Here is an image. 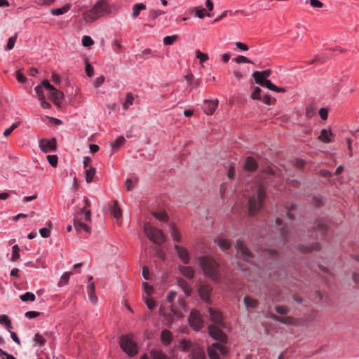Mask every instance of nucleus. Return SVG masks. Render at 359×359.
Here are the masks:
<instances>
[{
  "instance_id": "nucleus-1",
  "label": "nucleus",
  "mask_w": 359,
  "mask_h": 359,
  "mask_svg": "<svg viewBox=\"0 0 359 359\" xmlns=\"http://www.w3.org/2000/svg\"><path fill=\"white\" fill-rule=\"evenodd\" d=\"M198 259L204 274L212 281L219 282L221 278L219 264L213 258L208 256H201Z\"/></svg>"
},
{
  "instance_id": "nucleus-2",
  "label": "nucleus",
  "mask_w": 359,
  "mask_h": 359,
  "mask_svg": "<svg viewBox=\"0 0 359 359\" xmlns=\"http://www.w3.org/2000/svg\"><path fill=\"white\" fill-rule=\"evenodd\" d=\"M111 11L108 0H99L88 11L83 13L86 22L91 23L100 18L109 14Z\"/></svg>"
},
{
  "instance_id": "nucleus-3",
  "label": "nucleus",
  "mask_w": 359,
  "mask_h": 359,
  "mask_svg": "<svg viewBox=\"0 0 359 359\" xmlns=\"http://www.w3.org/2000/svg\"><path fill=\"white\" fill-rule=\"evenodd\" d=\"M266 196L264 187L260 184H257L253 188V194L250 196L248 201V212L250 215H254L262 208Z\"/></svg>"
},
{
  "instance_id": "nucleus-4",
  "label": "nucleus",
  "mask_w": 359,
  "mask_h": 359,
  "mask_svg": "<svg viewBox=\"0 0 359 359\" xmlns=\"http://www.w3.org/2000/svg\"><path fill=\"white\" fill-rule=\"evenodd\" d=\"M144 230L147 236L154 243L161 245L165 241L163 232L158 229L153 227L149 223L144 224Z\"/></svg>"
},
{
  "instance_id": "nucleus-5",
  "label": "nucleus",
  "mask_w": 359,
  "mask_h": 359,
  "mask_svg": "<svg viewBox=\"0 0 359 359\" xmlns=\"http://www.w3.org/2000/svg\"><path fill=\"white\" fill-rule=\"evenodd\" d=\"M120 346L130 357L134 356L137 353V345L134 342L132 335L126 334L122 336L120 339Z\"/></svg>"
},
{
  "instance_id": "nucleus-6",
  "label": "nucleus",
  "mask_w": 359,
  "mask_h": 359,
  "mask_svg": "<svg viewBox=\"0 0 359 359\" xmlns=\"http://www.w3.org/2000/svg\"><path fill=\"white\" fill-rule=\"evenodd\" d=\"M252 76L257 84L260 85L262 87H266L268 89L277 92V93H285L286 90L284 88L277 87L276 85L272 83L266 78L264 77L259 71H255L252 74Z\"/></svg>"
},
{
  "instance_id": "nucleus-7",
  "label": "nucleus",
  "mask_w": 359,
  "mask_h": 359,
  "mask_svg": "<svg viewBox=\"0 0 359 359\" xmlns=\"http://www.w3.org/2000/svg\"><path fill=\"white\" fill-rule=\"evenodd\" d=\"M236 250V254L243 261L248 262L250 264H252V259L253 258V254L249 250L246 245L241 241L238 240L235 244Z\"/></svg>"
},
{
  "instance_id": "nucleus-8",
  "label": "nucleus",
  "mask_w": 359,
  "mask_h": 359,
  "mask_svg": "<svg viewBox=\"0 0 359 359\" xmlns=\"http://www.w3.org/2000/svg\"><path fill=\"white\" fill-rule=\"evenodd\" d=\"M39 146L43 153L54 152L57 149V140L53 137H43L39 140Z\"/></svg>"
},
{
  "instance_id": "nucleus-9",
  "label": "nucleus",
  "mask_w": 359,
  "mask_h": 359,
  "mask_svg": "<svg viewBox=\"0 0 359 359\" xmlns=\"http://www.w3.org/2000/svg\"><path fill=\"white\" fill-rule=\"evenodd\" d=\"M226 348L218 343H215L208 348L210 359H219V354L226 355Z\"/></svg>"
},
{
  "instance_id": "nucleus-10",
  "label": "nucleus",
  "mask_w": 359,
  "mask_h": 359,
  "mask_svg": "<svg viewBox=\"0 0 359 359\" xmlns=\"http://www.w3.org/2000/svg\"><path fill=\"white\" fill-rule=\"evenodd\" d=\"M189 322L191 327L195 330H199L203 327V320L197 311L193 310L191 311Z\"/></svg>"
},
{
  "instance_id": "nucleus-11",
  "label": "nucleus",
  "mask_w": 359,
  "mask_h": 359,
  "mask_svg": "<svg viewBox=\"0 0 359 359\" xmlns=\"http://www.w3.org/2000/svg\"><path fill=\"white\" fill-rule=\"evenodd\" d=\"M174 248L178 255V257L183 262V264H189L191 261V256L189 251L184 247L180 246L178 245H175Z\"/></svg>"
},
{
  "instance_id": "nucleus-12",
  "label": "nucleus",
  "mask_w": 359,
  "mask_h": 359,
  "mask_svg": "<svg viewBox=\"0 0 359 359\" xmlns=\"http://www.w3.org/2000/svg\"><path fill=\"white\" fill-rule=\"evenodd\" d=\"M212 291V287L208 284H201L198 287V293L201 298L205 302H209Z\"/></svg>"
},
{
  "instance_id": "nucleus-13",
  "label": "nucleus",
  "mask_w": 359,
  "mask_h": 359,
  "mask_svg": "<svg viewBox=\"0 0 359 359\" xmlns=\"http://www.w3.org/2000/svg\"><path fill=\"white\" fill-rule=\"evenodd\" d=\"M50 92V98L53 101L55 105L57 107H62V102L64 100V93L54 88V90H51Z\"/></svg>"
},
{
  "instance_id": "nucleus-14",
  "label": "nucleus",
  "mask_w": 359,
  "mask_h": 359,
  "mask_svg": "<svg viewBox=\"0 0 359 359\" xmlns=\"http://www.w3.org/2000/svg\"><path fill=\"white\" fill-rule=\"evenodd\" d=\"M218 106V100H205L203 101V110L207 115H212Z\"/></svg>"
},
{
  "instance_id": "nucleus-15",
  "label": "nucleus",
  "mask_w": 359,
  "mask_h": 359,
  "mask_svg": "<svg viewBox=\"0 0 359 359\" xmlns=\"http://www.w3.org/2000/svg\"><path fill=\"white\" fill-rule=\"evenodd\" d=\"M209 334L216 340L222 342H225L226 340V335L221 331L219 328L215 325H210L208 327Z\"/></svg>"
},
{
  "instance_id": "nucleus-16",
  "label": "nucleus",
  "mask_w": 359,
  "mask_h": 359,
  "mask_svg": "<svg viewBox=\"0 0 359 359\" xmlns=\"http://www.w3.org/2000/svg\"><path fill=\"white\" fill-rule=\"evenodd\" d=\"M190 359H207L205 351L198 345H195L194 347L192 348Z\"/></svg>"
},
{
  "instance_id": "nucleus-17",
  "label": "nucleus",
  "mask_w": 359,
  "mask_h": 359,
  "mask_svg": "<svg viewBox=\"0 0 359 359\" xmlns=\"http://www.w3.org/2000/svg\"><path fill=\"white\" fill-rule=\"evenodd\" d=\"M208 311H209L211 320L213 323H215V324L223 326V324H222L223 318H222V313L219 311L213 309L212 308H209Z\"/></svg>"
},
{
  "instance_id": "nucleus-18",
  "label": "nucleus",
  "mask_w": 359,
  "mask_h": 359,
  "mask_svg": "<svg viewBox=\"0 0 359 359\" xmlns=\"http://www.w3.org/2000/svg\"><path fill=\"white\" fill-rule=\"evenodd\" d=\"M298 249L303 253H310L313 250H320V245L318 243H314L311 245H299Z\"/></svg>"
},
{
  "instance_id": "nucleus-19",
  "label": "nucleus",
  "mask_w": 359,
  "mask_h": 359,
  "mask_svg": "<svg viewBox=\"0 0 359 359\" xmlns=\"http://www.w3.org/2000/svg\"><path fill=\"white\" fill-rule=\"evenodd\" d=\"M178 269L180 273L187 278L192 279L194 277L195 271L191 266L179 265Z\"/></svg>"
},
{
  "instance_id": "nucleus-20",
  "label": "nucleus",
  "mask_w": 359,
  "mask_h": 359,
  "mask_svg": "<svg viewBox=\"0 0 359 359\" xmlns=\"http://www.w3.org/2000/svg\"><path fill=\"white\" fill-rule=\"evenodd\" d=\"M257 167H258V165H257V162L255 161V160L252 157L248 156L246 158L245 162L244 164L245 170H246L248 171L253 172L257 170Z\"/></svg>"
},
{
  "instance_id": "nucleus-21",
  "label": "nucleus",
  "mask_w": 359,
  "mask_h": 359,
  "mask_svg": "<svg viewBox=\"0 0 359 359\" xmlns=\"http://www.w3.org/2000/svg\"><path fill=\"white\" fill-rule=\"evenodd\" d=\"M74 226L77 232H81V231H84L87 233L90 232V228L82 222L81 219H74Z\"/></svg>"
},
{
  "instance_id": "nucleus-22",
  "label": "nucleus",
  "mask_w": 359,
  "mask_h": 359,
  "mask_svg": "<svg viewBox=\"0 0 359 359\" xmlns=\"http://www.w3.org/2000/svg\"><path fill=\"white\" fill-rule=\"evenodd\" d=\"M178 285L182 288L184 294L189 296L191 294L192 289L188 283L182 278L177 279Z\"/></svg>"
},
{
  "instance_id": "nucleus-23",
  "label": "nucleus",
  "mask_w": 359,
  "mask_h": 359,
  "mask_svg": "<svg viewBox=\"0 0 359 359\" xmlns=\"http://www.w3.org/2000/svg\"><path fill=\"white\" fill-rule=\"evenodd\" d=\"M243 303L245 307L249 309H256L259 305L258 300L252 298L250 296H245L243 299Z\"/></svg>"
},
{
  "instance_id": "nucleus-24",
  "label": "nucleus",
  "mask_w": 359,
  "mask_h": 359,
  "mask_svg": "<svg viewBox=\"0 0 359 359\" xmlns=\"http://www.w3.org/2000/svg\"><path fill=\"white\" fill-rule=\"evenodd\" d=\"M196 344H193L192 342L189 340L182 339L180 341L179 344L180 348L184 351L187 352L191 351L192 352V348L194 347Z\"/></svg>"
},
{
  "instance_id": "nucleus-25",
  "label": "nucleus",
  "mask_w": 359,
  "mask_h": 359,
  "mask_svg": "<svg viewBox=\"0 0 359 359\" xmlns=\"http://www.w3.org/2000/svg\"><path fill=\"white\" fill-rule=\"evenodd\" d=\"M161 339L164 344H170L172 339V333L168 330H163L161 332Z\"/></svg>"
},
{
  "instance_id": "nucleus-26",
  "label": "nucleus",
  "mask_w": 359,
  "mask_h": 359,
  "mask_svg": "<svg viewBox=\"0 0 359 359\" xmlns=\"http://www.w3.org/2000/svg\"><path fill=\"white\" fill-rule=\"evenodd\" d=\"M170 231L172 239L176 242L181 241V234L174 224L170 225Z\"/></svg>"
},
{
  "instance_id": "nucleus-27",
  "label": "nucleus",
  "mask_w": 359,
  "mask_h": 359,
  "mask_svg": "<svg viewBox=\"0 0 359 359\" xmlns=\"http://www.w3.org/2000/svg\"><path fill=\"white\" fill-rule=\"evenodd\" d=\"M96 172V169L93 166H89L88 168H86L85 174H86V181L87 183H90L93 182V177L95 176Z\"/></svg>"
},
{
  "instance_id": "nucleus-28",
  "label": "nucleus",
  "mask_w": 359,
  "mask_h": 359,
  "mask_svg": "<svg viewBox=\"0 0 359 359\" xmlns=\"http://www.w3.org/2000/svg\"><path fill=\"white\" fill-rule=\"evenodd\" d=\"M126 140L123 136H119L116 140L111 144L113 152L116 151L119 148L123 145Z\"/></svg>"
},
{
  "instance_id": "nucleus-29",
  "label": "nucleus",
  "mask_w": 359,
  "mask_h": 359,
  "mask_svg": "<svg viewBox=\"0 0 359 359\" xmlns=\"http://www.w3.org/2000/svg\"><path fill=\"white\" fill-rule=\"evenodd\" d=\"M71 8V5L69 4H65L62 8H55L50 11L51 14L54 15H60L67 13Z\"/></svg>"
},
{
  "instance_id": "nucleus-30",
  "label": "nucleus",
  "mask_w": 359,
  "mask_h": 359,
  "mask_svg": "<svg viewBox=\"0 0 359 359\" xmlns=\"http://www.w3.org/2000/svg\"><path fill=\"white\" fill-rule=\"evenodd\" d=\"M191 12L195 13V15L201 19L203 18L205 15L210 17V13H205V9L201 7H194L191 9Z\"/></svg>"
},
{
  "instance_id": "nucleus-31",
  "label": "nucleus",
  "mask_w": 359,
  "mask_h": 359,
  "mask_svg": "<svg viewBox=\"0 0 359 359\" xmlns=\"http://www.w3.org/2000/svg\"><path fill=\"white\" fill-rule=\"evenodd\" d=\"M88 297L93 303H96L97 298L95 295V285L93 283L89 284L87 287Z\"/></svg>"
},
{
  "instance_id": "nucleus-32",
  "label": "nucleus",
  "mask_w": 359,
  "mask_h": 359,
  "mask_svg": "<svg viewBox=\"0 0 359 359\" xmlns=\"http://www.w3.org/2000/svg\"><path fill=\"white\" fill-rule=\"evenodd\" d=\"M215 242L217 243L218 245L222 250H228L231 247L230 241L222 238H218L215 240Z\"/></svg>"
},
{
  "instance_id": "nucleus-33",
  "label": "nucleus",
  "mask_w": 359,
  "mask_h": 359,
  "mask_svg": "<svg viewBox=\"0 0 359 359\" xmlns=\"http://www.w3.org/2000/svg\"><path fill=\"white\" fill-rule=\"evenodd\" d=\"M145 9H146V6L144 4L141 3V4H134L133 6V13H132L133 17L137 18L139 15L140 11L145 10Z\"/></svg>"
},
{
  "instance_id": "nucleus-34",
  "label": "nucleus",
  "mask_w": 359,
  "mask_h": 359,
  "mask_svg": "<svg viewBox=\"0 0 359 359\" xmlns=\"http://www.w3.org/2000/svg\"><path fill=\"white\" fill-rule=\"evenodd\" d=\"M150 355L152 359H169L168 356L160 350H151Z\"/></svg>"
},
{
  "instance_id": "nucleus-35",
  "label": "nucleus",
  "mask_w": 359,
  "mask_h": 359,
  "mask_svg": "<svg viewBox=\"0 0 359 359\" xmlns=\"http://www.w3.org/2000/svg\"><path fill=\"white\" fill-rule=\"evenodd\" d=\"M112 214L116 219H120L122 216V212H121V208L118 206V203L117 201H115L114 202L113 207H112Z\"/></svg>"
},
{
  "instance_id": "nucleus-36",
  "label": "nucleus",
  "mask_w": 359,
  "mask_h": 359,
  "mask_svg": "<svg viewBox=\"0 0 359 359\" xmlns=\"http://www.w3.org/2000/svg\"><path fill=\"white\" fill-rule=\"evenodd\" d=\"M0 324L4 325L8 330L12 328L11 322L6 315L0 316Z\"/></svg>"
},
{
  "instance_id": "nucleus-37",
  "label": "nucleus",
  "mask_w": 359,
  "mask_h": 359,
  "mask_svg": "<svg viewBox=\"0 0 359 359\" xmlns=\"http://www.w3.org/2000/svg\"><path fill=\"white\" fill-rule=\"evenodd\" d=\"M20 299L22 302H26V301L34 302L36 299V297H35L34 294L27 292H25V294L20 295Z\"/></svg>"
},
{
  "instance_id": "nucleus-38",
  "label": "nucleus",
  "mask_w": 359,
  "mask_h": 359,
  "mask_svg": "<svg viewBox=\"0 0 359 359\" xmlns=\"http://www.w3.org/2000/svg\"><path fill=\"white\" fill-rule=\"evenodd\" d=\"M72 274V272H66L60 278V280L58 283V285L60 287L67 284L69 280L70 276Z\"/></svg>"
},
{
  "instance_id": "nucleus-39",
  "label": "nucleus",
  "mask_w": 359,
  "mask_h": 359,
  "mask_svg": "<svg viewBox=\"0 0 359 359\" xmlns=\"http://www.w3.org/2000/svg\"><path fill=\"white\" fill-rule=\"evenodd\" d=\"M134 98L131 93H128L126 95V100L123 104V107L124 109H128V107L133 104Z\"/></svg>"
},
{
  "instance_id": "nucleus-40",
  "label": "nucleus",
  "mask_w": 359,
  "mask_h": 359,
  "mask_svg": "<svg viewBox=\"0 0 359 359\" xmlns=\"http://www.w3.org/2000/svg\"><path fill=\"white\" fill-rule=\"evenodd\" d=\"M313 228L321 235H324L327 230V226L325 224L320 222L318 223L316 226H313Z\"/></svg>"
},
{
  "instance_id": "nucleus-41",
  "label": "nucleus",
  "mask_w": 359,
  "mask_h": 359,
  "mask_svg": "<svg viewBox=\"0 0 359 359\" xmlns=\"http://www.w3.org/2000/svg\"><path fill=\"white\" fill-rule=\"evenodd\" d=\"M46 158H47V161L48 162V163L55 168L57 165V161H58V158H57V156L56 155H48L46 156Z\"/></svg>"
},
{
  "instance_id": "nucleus-42",
  "label": "nucleus",
  "mask_w": 359,
  "mask_h": 359,
  "mask_svg": "<svg viewBox=\"0 0 359 359\" xmlns=\"http://www.w3.org/2000/svg\"><path fill=\"white\" fill-rule=\"evenodd\" d=\"M196 56L198 59L200 60L201 63L204 62L209 59L208 54L203 53L199 50H196Z\"/></svg>"
},
{
  "instance_id": "nucleus-43",
  "label": "nucleus",
  "mask_w": 359,
  "mask_h": 359,
  "mask_svg": "<svg viewBox=\"0 0 359 359\" xmlns=\"http://www.w3.org/2000/svg\"><path fill=\"white\" fill-rule=\"evenodd\" d=\"M262 90L259 87H255L253 92L251 94V98L252 100H262Z\"/></svg>"
},
{
  "instance_id": "nucleus-44",
  "label": "nucleus",
  "mask_w": 359,
  "mask_h": 359,
  "mask_svg": "<svg viewBox=\"0 0 359 359\" xmlns=\"http://www.w3.org/2000/svg\"><path fill=\"white\" fill-rule=\"evenodd\" d=\"M12 261L15 262L20 257V248L18 245L13 246Z\"/></svg>"
},
{
  "instance_id": "nucleus-45",
  "label": "nucleus",
  "mask_w": 359,
  "mask_h": 359,
  "mask_svg": "<svg viewBox=\"0 0 359 359\" xmlns=\"http://www.w3.org/2000/svg\"><path fill=\"white\" fill-rule=\"evenodd\" d=\"M177 39V35L167 36L164 37L163 43L165 45H172Z\"/></svg>"
},
{
  "instance_id": "nucleus-46",
  "label": "nucleus",
  "mask_w": 359,
  "mask_h": 359,
  "mask_svg": "<svg viewBox=\"0 0 359 359\" xmlns=\"http://www.w3.org/2000/svg\"><path fill=\"white\" fill-rule=\"evenodd\" d=\"M17 33H15L14 34V36L10 37L8 40V43H7V45H6V48L8 50H11L14 46H15V41H16V39H17Z\"/></svg>"
},
{
  "instance_id": "nucleus-47",
  "label": "nucleus",
  "mask_w": 359,
  "mask_h": 359,
  "mask_svg": "<svg viewBox=\"0 0 359 359\" xmlns=\"http://www.w3.org/2000/svg\"><path fill=\"white\" fill-rule=\"evenodd\" d=\"M137 179L131 180L127 179L125 182V187L127 191H130L134 187L135 184L137 183Z\"/></svg>"
},
{
  "instance_id": "nucleus-48",
  "label": "nucleus",
  "mask_w": 359,
  "mask_h": 359,
  "mask_svg": "<svg viewBox=\"0 0 359 359\" xmlns=\"http://www.w3.org/2000/svg\"><path fill=\"white\" fill-rule=\"evenodd\" d=\"M261 100L268 105L273 104L276 102V100L274 98H272L269 95H264L263 97H262Z\"/></svg>"
},
{
  "instance_id": "nucleus-49",
  "label": "nucleus",
  "mask_w": 359,
  "mask_h": 359,
  "mask_svg": "<svg viewBox=\"0 0 359 359\" xmlns=\"http://www.w3.org/2000/svg\"><path fill=\"white\" fill-rule=\"evenodd\" d=\"M294 321V319L292 317L290 316H286V317H281L280 318L279 322L285 324V325H290L293 324Z\"/></svg>"
},
{
  "instance_id": "nucleus-50",
  "label": "nucleus",
  "mask_w": 359,
  "mask_h": 359,
  "mask_svg": "<svg viewBox=\"0 0 359 359\" xmlns=\"http://www.w3.org/2000/svg\"><path fill=\"white\" fill-rule=\"evenodd\" d=\"M94 43L92 39L88 36H84L82 39V44L85 47H89Z\"/></svg>"
},
{
  "instance_id": "nucleus-51",
  "label": "nucleus",
  "mask_w": 359,
  "mask_h": 359,
  "mask_svg": "<svg viewBox=\"0 0 359 359\" xmlns=\"http://www.w3.org/2000/svg\"><path fill=\"white\" fill-rule=\"evenodd\" d=\"M161 314L164 317V319L166 320L167 325L170 326V324L173 322V316L171 313H163L161 311Z\"/></svg>"
},
{
  "instance_id": "nucleus-52",
  "label": "nucleus",
  "mask_w": 359,
  "mask_h": 359,
  "mask_svg": "<svg viewBox=\"0 0 359 359\" xmlns=\"http://www.w3.org/2000/svg\"><path fill=\"white\" fill-rule=\"evenodd\" d=\"M236 62L238 64L241 63H252V62L249 60L248 57L243 55H239L236 58L234 59Z\"/></svg>"
},
{
  "instance_id": "nucleus-53",
  "label": "nucleus",
  "mask_w": 359,
  "mask_h": 359,
  "mask_svg": "<svg viewBox=\"0 0 359 359\" xmlns=\"http://www.w3.org/2000/svg\"><path fill=\"white\" fill-rule=\"evenodd\" d=\"M34 340L41 346H43L46 341V339L39 333L35 334Z\"/></svg>"
},
{
  "instance_id": "nucleus-54",
  "label": "nucleus",
  "mask_w": 359,
  "mask_h": 359,
  "mask_svg": "<svg viewBox=\"0 0 359 359\" xmlns=\"http://www.w3.org/2000/svg\"><path fill=\"white\" fill-rule=\"evenodd\" d=\"M164 13L165 12L161 10L151 9L150 11V16L152 19H156L158 16Z\"/></svg>"
},
{
  "instance_id": "nucleus-55",
  "label": "nucleus",
  "mask_w": 359,
  "mask_h": 359,
  "mask_svg": "<svg viewBox=\"0 0 359 359\" xmlns=\"http://www.w3.org/2000/svg\"><path fill=\"white\" fill-rule=\"evenodd\" d=\"M112 46L114 47V50L115 52L121 51L123 49L121 40L119 39H114L112 43Z\"/></svg>"
},
{
  "instance_id": "nucleus-56",
  "label": "nucleus",
  "mask_w": 359,
  "mask_h": 359,
  "mask_svg": "<svg viewBox=\"0 0 359 359\" xmlns=\"http://www.w3.org/2000/svg\"><path fill=\"white\" fill-rule=\"evenodd\" d=\"M275 310L280 315H285L288 312V309L285 306H276Z\"/></svg>"
},
{
  "instance_id": "nucleus-57",
  "label": "nucleus",
  "mask_w": 359,
  "mask_h": 359,
  "mask_svg": "<svg viewBox=\"0 0 359 359\" xmlns=\"http://www.w3.org/2000/svg\"><path fill=\"white\" fill-rule=\"evenodd\" d=\"M34 90H35V93H36L37 95V97H38V99L39 100H41L42 98H44V95H43V88L41 86H36L35 88H34Z\"/></svg>"
},
{
  "instance_id": "nucleus-58",
  "label": "nucleus",
  "mask_w": 359,
  "mask_h": 359,
  "mask_svg": "<svg viewBox=\"0 0 359 359\" xmlns=\"http://www.w3.org/2000/svg\"><path fill=\"white\" fill-rule=\"evenodd\" d=\"M18 123H13L9 128H6L4 131L3 135H11L13 133V131L18 127Z\"/></svg>"
},
{
  "instance_id": "nucleus-59",
  "label": "nucleus",
  "mask_w": 359,
  "mask_h": 359,
  "mask_svg": "<svg viewBox=\"0 0 359 359\" xmlns=\"http://www.w3.org/2000/svg\"><path fill=\"white\" fill-rule=\"evenodd\" d=\"M145 303L149 309H153L156 306V302L151 298H145Z\"/></svg>"
},
{
  "instance_id": "nucleus-60",
  "label": "nucleus",
  "mask_w": 359,
  "mask_h": 359,
  "mask_svg": "<svg viewBox=\"0 0 359 359\" xmlns=\"http://www.w3.org/2000/svg\"><path fill=\"white\" fill-rule=\"evenodd\" d=\"M154 215L160 221H165L168 218V216L165 212H155L154 213Z\"/></svg>"
},
{
  "instance_id": "nucleus-61",
  "label": "nucleus",
  "mask_w": 359,
  "mask_h": 359,
  "mask_svg": "<svg viewBox=\"0 0 359 359\" xmlns=\"http://www.w3.org/2000/svg\"><path fill=\"white\" fill-rule=\"evenodd\" d=\"M104 81V76H101L100 77H97L94 83H93V86L95 88H99Z\"/></svg>"
},
{
  "instance_id": "nucleus-62",
  "label": "nucleus",
  "mask_w": 359,
  "mask_h": 359,
  "mask_svg": "<svg viewBox=\"0 0 359 359\" xmlns=\"http://www.w3.org/2000/svg\"><path fill=\"white\" fill-rule=\"evenodd\" d=\"M319 115L320 118L325 121L327 118L328 110L326 108H321L319 111Z\"/></svg>"
},
{
  "instance_id": "nucleus-63",
  "label": "nucleus",
  "mask_w": 359,
  "mask_h": 359,
  "mask_svg": "<svg viewBox=\"0 0 359 359\" xmlns=\"http://www.w3.org/2000/svg\"><path fill=\"white\" fill-rule=\"evenodd\" d=\"M306 117L308 118H311L314 114H315V111H314V109L312 106H308L306 108Z\"/></svg>"
},
{
  "instance_id": "nucleus-64",
  "label": "nucleus",
  "mask_w": 359,
  "mask_h": 359,
  "mask_svg": "<svg viewBox=\"0 0 359 359\" xmlns=\"http://www.w3.org/2000/svg\"><path fill=\"white\" fill-rule=\"evenodd\" d=\"M143 288L145 293L150 295L153 292V287L149 285L147 283H143Z\"/></svg>"
}]
</instances>
